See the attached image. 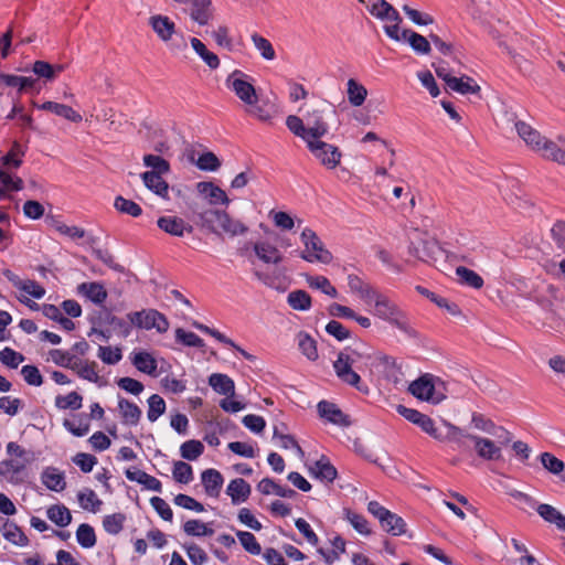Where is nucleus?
<instances>
[{"mask_svg":"<svg viewBox=\"0 0 565 565\" xmlns=\"http://www.w3.org/2000/svg\"><path fill=\"white\" fill-rule=\"evenodd\" d=\"M335 114L326 102H319L308 106L302 117L289 115L286 118V126L296 137L305 142L321 139L329 132L327 117Z\"/></svg>","mask_w":565,"mask_h":565,"instance_id":"f257e3e1","label":"nucleus"},{"mask_svg":"<svg viewBox=\"0 0 565 565\" xmlns=\"http://www.w3.org/2000/svg\"><path fill=\"white\" fill-rule=\"evenodd\" d=\"M370 359V349L366 344L360 343L355 348H345L341 351L333 362V369L340 381L366 393L367 387L362 385L358 371H361V364Z\"/></svg>","mask_w":565,"mask_h":565,"instance_id":"f03ea898","label":"nucleus"},{"mask_svg":"<svg viewBox=\"0 0 565 565\" xmlns=\"http://www.w3.org/2000/svg\"><path fill=\"white\" fill-rule=\"evenodd\" d=\"M514 127L529 148L546 160L565 166V137L561 136L556 141L551 140L522 120L515 121Z\"/></svg>","mask_w":565,"mask_h":565,"instance_id":"7ed1b4c3","label":"nucleus"},{"mask_svg":"<svg viewBox=\"0 0 565 565\" xmlns=\"http://www.w3.org/2000/svg\"><path fill=\"white\" fill-rule=\"evenodd\" d=\"M365 305L371 307V313L377 319L403 332L408 331L405 312L385 294L376 289Z\"/></svg>","mask_w":565,"mask_h":565,"instance_id":"20e7f679","label":"nucleus"},{"mask_svg":"<svg viewBox=\"0 0 565 565\" xmlns=\"http://www.w3.org/2000/svg\"><path fill=\"white\" fill-rule=\"evenodd\" d=\"M203 226L209 227L217 235L235 237L247 233L248 227L241 220L232 217L221 210H206L199 214Z\"/></svg>","mask_w":565,"mask_h":565,"instance_id":"39448f33","label":"nucleus"},{"mask_svg":"<svg viewBox=\"0 0 565 565\" xmlns=\"http://www.w3.org/2000/svg\"><path fill=\"white\" fill-rule=\"evenodd\" d=\"M367 11L383 23L385 34L396 42H402L407 36V30H402V18L390 2H369Z\"/></svg>","mask_w":565,"mask_h":565,"instance_id":"423d86ee","label":"nucleus"},{"mask_svg":"<svg viewBox=\"0 0 565 565\" xmlns=\"http://www.w3.org/2000/svg\"><path fill=\"white\" fill-rule=\"evenodd\" d=\"M408 391L416 398L433 404H439L446 398L445 382L430 374H424L413 381Z\"/></svg>","mask_w":565,"mask_h":565,"instance_id":"0eeeda50","label":"nucleus"},{"mask_svg":"<svg viewBox=\"0 0 565 565\" xmlns=\"http://www.w3.org/2000/svg\"><path fill=\"white\" fill-rule=\"evenodd\" d=\"M300 241L303 245V250L300 254V257L308 263H321V264H330L333 259V256L330 250H328L317 235V233L310 227H305L300 233Z\"/></svg>","mask_w":565,"mask_h":565,"instance_id":"6e6552de","label":"nucleus"},{"mask_svg":"<svg viewBox=\"0 0 565 565\" xmlns=\"http://www.w3.org/2000/svg\"><path fill=\"white\" fill-rule=\"evenodd\" d=\"M127 319L130 324L137 328L145 330L156 329L159 333L167 332L170 326L168 319L154 309L129 312Z\"/></svg>","mask_w":565,"mask_h":565,"instance_id":"1a4fd4ad","label":"nucleus"},{"mask_svg":"<svg viewBox=\"0 0 565 565\" xmlns=\"http://www.w3.org/2000/svg\"><path fill=\"white\" fill-rule=\"evenodd\" d=\"M306 145L315 158L327 169H334L339 166L342 152L337 146L321 139L308 141Z\"/></svg>","mask_w":565,"mask_h":565,"instance_id":"9d476101","label":"nucleus"},{"mask_svg":"<svg viewBox=\"0 0 565 565\" xmlns=\"http://www.w3.org/2000/svg\"><path fill=\"white\" fill-rule=\"evenodd\" d=\"M495 439L481 436H469V439L473 443L475 451L477 456L483 460L498 461L502 459V448L511 441L500 443L499 435H492Z\"/></svg>","mask_w":565,"mask_h":565,"instance_id":"9b49d317","label":"nucleus"},{"mask_svg":"<svg viewBox=\"0 0 565 565\" xmlns=\"http://www.w3.org/2000/svg\"><path fill=\"white\" fill-rule=\"evenodd\" d=\"M226 84L247 106H254V104L257 103V94L255 87L248 81L247 75L243 72L234 71L226 78Z\"/></svg>","mask_w":565,"mask_h":565,"instance_id":"f8f14e48","label":"nucleus"},{"mask_svg":"<svg viewBox=\"0 0 565 565\" xmlns=\"http://www.w3.org/2000/svg\"><path fill=\"white\" fill-rule=\"evenodd\" d=\"M148 24L158 39L166 44L170 43L178 34L175 23L167 15L152 14L148 19Z\"/></svg>","mask_w":565,"mask_h":565,"instance_id":"ddd939ff","label":"nucleus"},{"mask_svg":"<svg viewBox=\"0 0 565 565\" xmlns=\"http://www.w3.org/2000/svg\"><path fill=\"white\" fill-rule=\"evenodd\" d=\"M157 225L164 233L177 237H183L186 233L190 234L193 231V227L183 218L173 215L159 217Z\"/></svg>","mask_w":565,"mask_h":565,"instance_id":"4468645a","label":"nucleus"},{"mask_svg":"<svg viewBox=\"0 0 565 565\" xmlns=\"http://www.w3.org/2000/svg\"><path fill=\"white\" fill-rule=\"evenodd\" d=\"M471 425L473 428L486 433L488 435H499L500 443L511 441L512 435L510 431L501 426H497L491 419L484 417L481 414H473L471 418Z\"/></svg>","mask_w":565,"mask_h":565,"instance_id":"2eb2a0df","label":"nucleus"},{"mask_svg":"<svg viewBox=\"0 0 565 565\" xmlns=\"http://www.w3.org/2000/svg\"><path fill=\"white\" fill-rule=\"evenodd\" d=\"M253 248L258 259L265 264L278 265L284 260L279 248L268 241L256 242Z\"/></svg>","mask_w":565,"mask_h":565,"instance_id":"dca6fc26","label":"nucleus"},{"mask_svg":"<svg viewBox=\"0 0 565 565\" xmlns=\"http://www.w3.org/2000/svg\"><path fill=\"white\" fill-rule=\"evenodd\" d=\"M318 413L320 417L334 425L347 427L350 420L345 414L333 403L322 401L318 404Z\"/></svg>","mask_w":565,"mask_h":565,"instance_id":"f3484780","label":"nucleus"},{"mask_svg":"<svg viewBox=\"0 0 565 565\" xmlns=\"http://www.w3.org/2000/svg\"><path fill=\"white\" fill-rule=\"evenodd\" d=\"M198 192L203 195L211 205L223 204L228 205L230 199L227 194L212 182H199L196 184Z\"/></svg>","mask_w":565,"mask_h":565,"instance_id":"a211bd4d","label":"nucleus"},{"mask_svg":"<svg viewBox=\"0 0 565 565\" xmlns=\"http://www.w3.org/2000/svg\"><path fill=\"white\" fill-rule=\"evenodd\" d=\"M72 370L75 371L81 379L103 385L96 362L76 359Z\"/></svg>","mask_w":565,"mask_h":565,"instance_id":"6ab92c4d","label":"nucleus"},{"mask_svg":"<svg viewBox=\"0 0 565 565\" xmlns=\"http://www.w3.org/2000/svg\"><path fill=\"white\" fill-rule=\"evenodd\" d=\"M118 411L122 424L128 426H136L142 415V411L138 405L122 397L118 398Z\"/></svg>","mask_w":565,"mask_h":565,"instance_id":"aec40b11","label":"nucleus"},{"mask_svg":"<svg viewBox=\"0 0 565 565\" xmlns=\"http://www.w3.org/2000/svg\"><path fill=\"white\" fill-rule=\"evenodd\" d=\"M201 480L209 497L216 498L220 495L224 481L220 471L215 469H206L202 472Z\"/></svg>","mask_w":565,"mask_h":565,"instance_id":"412c9836","label":"nucleus"},{"mask_svg":"<svg viewBox=\"0 0 565 565\" xmlns=\"http://www.w3.org/2000/svg\"><path fill=\"white\" fill-rule=\"evenodd\" d=\"M250 491L252 489L249 483L242 478L232 480L226 488V493L231 497L234 504L245 502L248 499Z\"/></svg>","mask_w":565,"mask_h":565,"instance_id":"4be33fe9","label":"nucleus"},{"mask_svg":"<svg viewBox=\"0 0 565 565\" xmlns=\"http://www.w3.org/2000/svg\"><path fill=\"white\" fill-rule=\"evenodd\" d=\"M440 248L435 241H423L422 247L411 243L408 252L417 259L429 262L436 259Z\"/></svg>","mask_w":565,"mask_h":565,"instance_id":"5701e85b","label":"nucleus"},{"mask_svg":"<svg viewBox=\"0 0 565 565\" xmlns=\"http://www.w3.org/2000/svg\"><path fill=\"white\" fill-rule=\"evenodd\" d=\"M131 362L136 369L151 376H157V361L153 355L146 351L136 352L131 356Z\"/></svg>","mask_w":565,"mask_h":565,"instance_id":"b1692460","label":"nucleus"},{"mask_svg":"<svg viewBox=\"0 0 565 565\" xmlns=\"http://www.w3.org/2000/svg\"><path fill=\"white\" fill-rule=\"evenodd\" d=\"M348 287L350 291L359 297L364 303L369 301L371 296L375 292L376 288H374L369 282H365L356 275L348 276Z\"/></svg>","mask_w":565,"mask_h":565,"instance_id":"393cba45","label":"nucleus"},{"mask_svg":"<svg viewBox=\"0 0 565 565\" xmlns=\"http://www.w3.org/2000/svg\"><path fill=\"white\" fill-rule=\"evenodd\" d=\"M210 386L218 394L227 395L230 397L235 394V384L234 381L222 373H213L209 377Z\"/></svg>","mask_w":565,"mask_h":565,"instance_id":"a878e982","label":"nucleus"},{"mask_svg":"<svg viewBox=\"0 0 565 565\" xmlns=\"http://www.w3.org/2000/svg\"><path fill=\"white\" fill-rule=\"evenodd\" d=\"M39 108L51 111L56 116L63 117L72 122H79L82 120V116L79 115V113L74 110L71 106L64 104L55 102H45L41 106H39Z\"/></svg>","mask_w":565,"mask_h":565,"instance_id":"bb28decb","label":"nucleus"},{"mask_svg":"<svg viewBox=\"0 0 565 565\" xmlns=\"http://www.w3.org/2000/svg\"><path fill=\"white\" fill-rule=\"evenodd\" d=\"M15 287L20 291V301H25L24 299L30 298L41 299L45 295V289L34 280H19L15 282Z\"/></svg>","mask_w":565,"mask_h":565,"instance_id":"cd10ccee","label":"nucleus"},{"mask_svg":"<svg viewBox=\"0 0 565 565\" xmlns=\"http://www.w3.org/2000/svg\"><path fill=\"white\" fill-rule=\"evenodd\" d=\"M141 179L147 189L161 198H168L169 185L160 174L147 171L141 174Z\"/></svg>","mask_w":565,"mask_h":565,"instance_id":"c85d7f7f","label":"nucleus"},{"mask_svg":"<svg viewBox=\"0 0 565 565\" xmlns=\"http://www.w3.org/2000/svg\"><path fill=\"white\" fill-rule=\"evenodd\" d=\"M41 480L47 489L55 492H61L66 487L64 475L53 467H49L42 472Z\"/></svg>","mask_w":565,"mask_h":565,"instance_id":"c756f323","label":"nucleus"},{"mask_svg":"<svg viewBox=\"0 0 565 565\" xmlns=\"http://www.w3.org/2000/svg\"><path fill=\"white\" fill-rule=\"evenodd\" d=\"M539 515L548 523L557 526V529L565 531V515L562 514L556 508L547 503H541L536 508Z\"/></svg>","mask_w":565,"mask_h":565,"instance_id":"7c9ffc66","label":"nucleus"},{"mask_svg":"<svg viewBox=\"0 0 565 565\" xmlns=\"http://www.w3.org/2000/svg\"><path fill=\"white\" fill-rule=\"evenodd\" d=\"M451 90L461 95L477 94L480 90L479 85L469 76L456 77L448 79L447 85Z\"/></svg>","mask_w":565,"mask_h":565,"instance_id":"2f4dec72","label":"nucleus"},{"mask_svg":"<svg viewBox=\"0 0 565 565\" xmlns=\"http://www.w3.org/2000/svg\"><path fill=\"white\" fill-rule=\"evenodd\" d=\"M191 46L193 51L203 60V62L212 70H215L220 66L218 56L207 50L206 45L199 40L198 38L190 39Z\"/></svg>","mask_w":565,"mask_h":565,"instance_id":"473e14b6","label":"nucleus"},{"mask_svg":"<svg viewBox=\"0 0 565 565\" xmlns=\"http://www.w3.org/2000/svg\"><path fill=\"white\" fill-rule=\"evenodd\" d=\"M380 523L383 530L391 533L392 535L397 536L406 532L405 521L399 515L391 512L390 510L386 512Z\"/></svg>","mask_w":565,"mask_h":565,"instance_id":"72a5a7b5","label":"nucleus"},{"mask_svg":"<svg viewBox=\"0 0 565 565\" xmlns=\"http://www.w3.org/2000/svg\"><path fill=\"white\" fill-rule=\"evenodd\" d=\"M347 95L349 103L354 107H359L365 102L367 89L354 78H350L347 83Z\"/></svg>","mask_w":565,"mask_h":565,"instance_id":"f704fd0d","label":"nucleus"},{"mask_svg":"<svg viewBox=\"0 0 565 565\" xmlns=\"http://www.w3.org/2000/svg\"><path fill=\"white\" fill-rule=\"evenodd\" d=\"M46 516L57 526L65 527L72 522L71 511L63 504H53L47 508Z\"/></svg>","mask_w":565,"mask_h":565,"instance_id":"c9c22d12","label":"nucleus"},{"mask_svg":"<svg viewBox=\"0 0 565 565\" xmlns=\"http://www.w3.org/2000/svg\"><path fill=\"white\" fill-rule=\"evenodd\" d=\"M307 285L311 289L320 290L324 295L335 298L338 296V291L334 286L330 282V280L324 276H312L309 274L303 275Z\"/></svg>","mask_w":565,"mask_h":565,"instance_id":"e433bc0d","label":"nucleus"},{"mask_svg":"<svg viewBox=\"0 0 565 565\" xmlns=\"http://www.w3.org/2000/svg\"><path fill=\"white\" fill-rule=\"evenodd\" d=\"M310 472L316 478L321 479L322 481L331 482L337 477L335 468L330 463L329 460L321 458L316 461L313 466L310 467Z\"/></svg>","mask_w":565,"mask_h":565,"instance_id":"4c0bfd02","label":"nucleus"},{"mask_svg":"<svg viewBox=\"0 0 565 565\" xmlns=\"http://www.w3.org/2000/svg\"><path fill=\"white\" fill-rule=\"evenodd\" d=\"M24 154V148L19 142L14 141L9 152L2 157L1 167L8 170L18 169L22 164Z\"/></svg>","mask_w":565,"mask_h":565,"instance_id":"58836bf2","label":"nucleus"},{"mask_svg":"<svg viewBox=\"0 0 565 565\" xmlns=\"http://www.w3.org/2000/svg\"><path fill=\"white\" fill-rule=\"evenodd\" d=\"M77 500L82 509L96 513L103 502L92 489H83L77 493Z\"/></svg>","mask_w":565,"mask_h":565,"instance_id":"ea45409f","label":"nucleus"},{"mask_svg":"<svg viewBox=\"0 0 565 565\" xmlns=\"http://www.w3.org/2000/svg\"><path fill=\"white\" fill-rule=\"evenodd\" d=\"M269 216L273 220L276 227L282 231H291L296 225L300 226L302 223L301 218H295L289 213L284 211H270Z\"/></svg>","mask_w":565,"mask_h":565,"instance_id":"a19ab883","label":"nucleus"},{"mask_svg":"<svg viewBox=\"0 0 565 565\" xmlns=\"http://www.w3.org/2000/svg\"><path fill=\"white\" fill-rule=\"evenodd\" d=\"M257 489L263 494H276L282 498H290L295 494V491L292 489L281 487L269 478L260 480V482L257 486Z\"/></svg>","mask_w":565,"mask_h":565,"instance_id":"79ce46f5","label":"nucleus"},{"mask_svg":"<svg viewBox=\"0 0 565 565\" xmlns=\"http://www.w3.org/2000/svg\"><path fill=\"white\" fill-rule=\"evenodd\" d=\"M1 531L3 537L11 542L12 544L17 546H25L28 544V539L24 535V533L17 524L12 522L7 521L3 524Z\"/></svg>","mask_w":565,"mask_h":565,"instance_id":"37998d69","label":"nucleus"},{"mask_svg":"<svg viewBox=\"0 0 565 565\" xmlns=\"http://www.w3.org/2000/svg\"><path fill=\"white\" fill-rule=\"evenodd\" d=\"M441 438H438L440 441H451L458 445V447L463 446V439L472 436L471 434H466L461 428L450 424L445 423V429H441Z\"/></svg>","mask_w":565,"mask_h":565,"instance_id":"c03bdc74","label":"nucleus"},{"mask_svg":"<svg viewBox=\"0 0 565 565\" xmlns=\"http://www.w3.org/2000/svg\"><path fill=\"white\" fill-rule=\"evenodd\" d=\"M287 302L294 310L307 311L311 308V297L305 290L289 292Z\"/></svg>","mask_w":565,"mask_h":565,"instance_id":"a18cd8bd","label":"nucleus"},{"mask_svg":"<svg viewBox=\"0 0 565 565\" xmlns=\"http://www.w3.org/2000/svg\"><path fill=\"white\" fill-rule=\"evenodd\" d=\"M298 348L303 355L309 360L315 361L318 359V350L316 341L306 332L297 334Z\"/></svg>","mask_w":565,"mask_h":565,"instance_id":"49530a36","label":"nucleus"},{"mask_svg":"<svg viewBox=\"0 0 565 565\" xmlns=\"http://www.w3.org/2000/svg\"><path fill=\"white\" fill-rule=\"evenodd\" d=\"M188 13L200 25L207 24L212 18V11L206 2H193Z\"/></svg>","mask_w":565,"mask_h":565,"instance_id":"de8ad7c7","label":"nucleus"},{"mask_svg":"<svg viewBox=\"0 0 565 565\" xmlns=\"http://www.w3.org/2000/svg\"><path fill=\"white\" fill-rule=\"evenodd\" d=\"M79 291L95 303H102L107 297L105 288L98 282L82 284Z\"/></svg>","mask_w":565,"mask_h":565,"instance_id":"09e8293b","label":"nucleus"},{"mask_svg":"<svg viewBox=\"0 0 565 565\" xmlns=\"http://www.w3.org/2000/svg\"><path fill=\"white\" fill-rule=\"evenodd\" d=\"M11 170L0 167V188L4 192L20 191L23 188L22 179L13 177Z\"/></svg>","mask_w":565,"mask_h":565,"instance_id":"8fccbe9b","label":"nucleus"},{"mask_svg":"<svg viewBox=\"0 0 565 565\" xmlns=\"http://www.w3.org/2000/svg\"><path fill=\"white\" fill-rule=\"evenodd\" d=\"M166 412V402L158 394H153L148 398L147 417L149 422H156Z\"/></svg>","mask_w":565,"mask_h":565,"instance_id":"3c124183","label":"nucleus"},{"mask_svg":"<svg viewBox=\"0 0 565 565\" xmlns=\"http://www.w3.org/2000/svg\"><path fill=\"white\" fill-rule=\"evenodd\" d=\"M83 398L76 392H71L67 395H58L55 397V406L60 409H79L82 407Z\"/></svg>","mask_w":565,"mask_h":565,"instance_id":"603ef678","label":"nucleus"},{"mask_svg":"<svg viewBox=\"0 0 565 565\" xmlns=\"http://www.w3.org/2000/svg\"><path fill=\"white\" fill-rule=\"evenodd\" d=\"M540 461L544 469L553 475H561L565 470V463L551 452H542Z\"/></svg>","mask_w":565,"mask_h":565,"instance_id":"864d4df0","label":"nucleus"},{"mask_svg":"<svg viewBox=\"0 0 565 565\" xmlns=\"http://www.w3.org/2000/svg\"><path fill=\"white\" fill-rule=\"evenodd\" d=\"M456 274L459 277L461 282H463L470 287L479 289L483 285L482 277L480 275H478L476 271H473L467 267H463V266L458 267L456 269Z\"/></svg>","mask_w":565,"mask_h":565,"instance_id":"5fc2aeb1","label":"nucleus"},{"mask_svg":"<svg viewBox=\"0 0 565 565\" xmlns=\"http://www.w3.org/2000/svg\"><path fill=\"white\" fill-rule=\"evenodd\" d=\"M203 444L194 439L183 443L180 447V454L186 460L198 459L203 454Z\"/></svg>","mask_w":565,"mask_h":565,"instance_id":"6e6d98bb","label":"nucleus"},{"mask_svg":"<svg viewBox=\"0 0 565 565\" xmlns=\"http://www.w3.org/2000/svg\"><path fill=\"white\" fill-rule=\"evenodd\" d=\"M273 439L277 443V445L282 449H294L296 455L299 458L303 457V450L301 447L297 444V441L294 439V437L289 435H284L278 431L277 428L274 430Z\"/></svg>","mask_w":565,"mask_h":565,"instance_id":"4d7b16f0","label":"nucleus"},{"mask_svg":"<svg viewBox=\"0 0 565 565\" xmlns=\"http://www.w3.org/2000/svg\"><path fill=\"white\" fill-rule=\"evenodd\" d=\"M172 475L175 481L184 484H188L193 479L192 467L184 461L174 462Z\"/></svg>","mask_w":565,"mask_h":565,"instance_id":"13d9d810","label":"nucleus"},{"mask_svg":"<svg viewBox=\"0 0 565 565\" xmlns=\"http://www.w3.org/2000/svg\"><path fill=\"white\" fill-rule=\"evenodd\" d=\"M49 361L53 362L54 364L71 369L73 367L76 359L74 355H72L70 352L62 351V350H51L49 352Z\"/></svg>","mask_w":565,"mask_h":565,"instance_id":"bf43d9fd","label":"nucleus"},{"mask_svg":"<svg viewBox=\"0 0 565 565\" xmlns=\"http://www.w3.org/2000/svg\"><path fill=\"white\" fill-rule=\"evenodd\" d=\"M76 539L79 545L85 548L93 547L96 543L94 529L88 524H81L76 531Z\"/></svg>","mask_w":565,"mask_h":565,"instance_id":"052dcab7","label":"nucleus"},{"mask_svg":"<svg viewBox=\"0 0 565 565\" xmlns=\"http://www.w3.org/2000/svg\"><path fill=\"white\" fill-rule=\"evenodd\" d=\"M407 36L404 41H407L412 49L419 54H427L430 51V44L426 38L423 35L408 31Z\"/></svg>","mask_w":565,"mask_h":565,"instance_id":"680f3d73","label":"nucleus"},{"mask_svg":"<svg viewBox=\"0 0 565 565\" xmlns=\"http://www.w3.org/2000/svg\"><path fill=\"white\" fill-rule=\"evenodd\" d=\"M63 426L76 437H83L89 431V423L83 416L77 420L65 419Z\"/></svg>","mask_w":565,"mask_h":565,"instance_id":"e2e57ef3","label":"nucleus"},{"mask_svg":"<svg viewBox=\"0 0 565 565\" xmlns=\"http://www.w3.org/2000/svg\"><path fill=\"white\" fill-rule=\"evenodd\" d=\"M252 41L265 60L273 61L276 57L275 50L267 39L255 33L252 35Z\"/></svg>","mask_w":565,"mask_h":565,"instance_id":"0e129e2a","label":"nucleus"},{"mask_svg":"<svg viewBox=\"0 0 565 565\" xmlns=\"http://www.w3.org/2000/svg\"><path fill=\"white\" fill-rule=\"evenodd\" d=\"M114 206L120 213H125L134 217L141 215L142 212L141 207L137 203L122 196H117L115 199Z\"/></svg>","mask_w":565,"mask_h":565,"instance_id":"69168bd1","label":"nucleus"},{"mask_svg":"<svg viewBox=\"0 0 565 565\" xmlns=\"http://www.w3.org/2000/svg\"><path fill=\"white\" fill-rule=\"evenodd\" d=\"M54 228L61 235L67 236L68 238L74 241L84 238L86 235L85 230H83L82 227L75 225H67L60 221L54 222Z\"/></svg>","mask_w":565,"mask_h":565,"instance_id":"338daca9","label":"nucleus"},{"mask_svg":"<svg viewBox=\"0 0 565 565\" xmlns=\"http://www.w3.org/2000/svg\"><path fill=\"white\" fill-rule=\"evenodd\" d=\"M97 356L105 364L115 365L121 360L122 354L119 348L100 345L98 348Z\"/></svg>","mask_w":565,"mask_h":565,"instance_id":"774afa93","label":"nucleus"}]
</instances>
